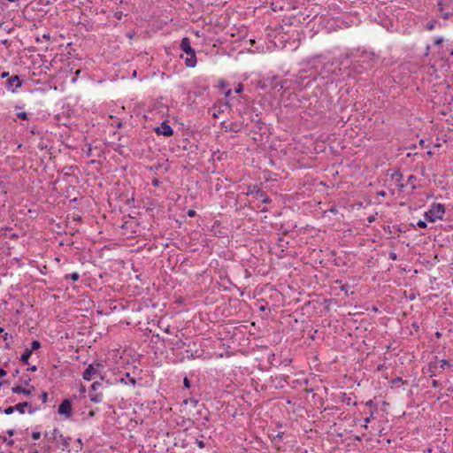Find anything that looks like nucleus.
<instances>
[{"label":"nucleus","instance_id":"obj_17","mask_svg":"<svg viewBox=\"0 0 453 453\" xmlns=\"http://www.w3.org/2000/svg\"><path fill=\"white\" fill-rule=\"evenodd\" d=\"M33 352H31V350L29 349H26V351L21 355L20 357V361L24 364V365H27L28 364V360L31 357Z\"/></svg>","mask_w":453,"mask_h":453},{"label":"nucleus","instance_id":"obj_4","mask_svg":"<svg viewBox=\"0 0 453 453\" xmlns=\"http://www.w3.org/2000/svg\"><path fill=\"white\" fill-rule=\"evenodd\" d=\"M104 366L103 364L99 362H94L88 365L82 374L83 380L87 381H90L92 379L99 377L101 380H104L103 372Z\"/></svg>","mask_w":453,"mask_h":453},{"label":"nucleus","instance_id":"obj_30","mask_svg":"<svg viewBox=\"0 0 453 453\" xmlns=\"http://www.w3.org/2000/svg\"><path fill=\"white\" fill-rule=\"evenodd\" d=\"M40 399L43 403H45L48 401V394L46 392H42L40 395Z\"/></svg>","mask_w":453,"mask_h":453},{"label":"nucleus","instance_id":"obj_14","mask_svg":"<svg viewBox=\"0 0 453 453\" xmlns=\"http://www.w3.org/2000/svg\"><path fill=\"white\" fill-rule=\"evenodd\" d=\"M449 57H453V48H449V46H446L445 49L442 48L441 51L440 52V58L449 61Z\"/></svg>","mask_w":453,"mask_h":453},{"label":"nucleus","instance_id":"obj_49","mask_svg":"<svg viewBox=\"0 0 453 453\" xmlns=\"http://www.w3.org/2000/svg\"><path fill=\"white\" fill-rule=\"evenodd\" d=\"M27 371L35 372V371H37V366L36 365H33V366L27 368Z\"/></svg>","mask_w":453,"mask_h":453},{"label":"nucleus","instance_id":"obj_11","mask_svg":"<svg viewBox=\"0 0 453 453\" xmlns=\"http://www.w3.org/2000/svg\"><path fill=\"white\" fill-rule=\"evenodd\" d=\"M157 134L164 135L165 137H170L173 134V129L168 124L167 120L163 121L159 127L155 129Z\"/></svg>","mask_w":453,"mask_h":453},{"label":"nucleus","instance_id":"obj_27","mask_svg":"<svg viewBox=\"0 0 453 453\" xmlns=\"http://www.w3.org/2000/svg\"><path fill=\"white\" fill-rule=\"evenodd\" d=\"M450 365H451L449 364V362L448 360H445V359L440 360V367L441 369H445L446 367H449Z\"/></svg>","mask_w":453,"mask_h":453},{"label":"nucleus","instance_id":"obj_23","mask_svg":"<svg viewBox=\"0 0 453 453\" xmlns=\"http://www.w3.org/2000/svg\"><path fill=\"white\" fill-rule=\"evenodd\" d=\"M2 338L5 341V348L6 349H10L11 346H10V343L8 342V339H11L12 338V335L8 334V333H4L3 335H2Z\"/></svg>","mask_w":453,"mask_h":453},{"label":"nucleus","instance_id":"obj_59","mask_svg":"<svg viewBox=\"0 0 453 453\" xmlns=\"http://www.w3.org/2000/svg\"><path fill=\"white\" fill-rule=\"evenodd\" d=\"M18 374H19V370H16V371H15V372H14V374H13V376L15 377V376H17Z\"/></svg>","mask_w":453,"mask_h":453},{"label":"nucleus","instance_id":"obj_52","mask_svg":"<svg viewBox=\"0 0 453 453\" xmlns=\"http://www.w3.org/2000/svg\"><path fill=\"white\" fill-rule=\"evenodd\" d=\"M165 333H167V334H170V333H171L170 326H167L165 328Z\"/></svg>","mask_w":453,"mask_h":453},{"label":"nucleus","instance_id":"obj_61","mask_svg":"<svg viewBox=\"0 0 453 453\" xmlns=\"http://www.w3.org/2000/svg\"><path fill=\"white\" fill-rule=\"evenodd\" d=\"M4 329L0 326V334L4 333Z\"/></svg>","mask_w":453,"mask_h":453},{"label":"nucleus","instance_id":"obj_25","mask_svg":"<svg viewBox=\"0 0 453 453\" xmlns=\"http://www.w3.org/2000/svg\"><path fill=\"white\" fill-rule=\"evenodd\" d=\"M438 5H439V10L441 12V17L444 18V19H449L450 14L449 12H443V9L441 7V2L438 4Z\"/></svg>","mask_w":453,"mask_h":453},{"label":"nucleus","instance_id":"obj_48","mask_svg":"<svg viewBox=\"0 0 453 453\" xmlns=\"http://www.w3.org/2000/svg\"><path fill=\"white\" fill-rule=\"evenodd\" d=\"M365 405H366V406H369V407L373 406V405H374L373 401H372V400H369V401H367V402L365 403Z\"/></svg>","mask_w":453,"mask_h":453},{"label":"nucleus","instance_id":"obj_60","mask_svg":"<svg viewBox=\"0 0 453 453\" xmlns=\"http://www.w3.org/2000/svg\"><path fill=\"white\" fill-rule=\"evenodd\" d=\"M380 196H384L386 195V193H385V191H381V192L380 193Z\"/></svg>","mask_w":453,"mask_h":453},{"label":"nucleus","instance_id":"obj_19","mask_svg":"<svg viewBox=\"0 0 453 453\" xmlns=\"http://www.w3.org/2000/svg\"><path fill=\"white\" fill-rule=\"evenodd\" d=\"M121 381L125 382L126 384L129 383L133 387H134L136 384L135 379L131 377L128 372L126 373V378L121 379Z\"/></svg>","mask_w":453,"mask_h":453},{"label":"nucleus","instance_id":"obj_16","mask_svg":"<svg viewBox=\"0 0 453 453\" xmlns=\"http://www.w3.org/2000/svg\"><path fill=\"white\" fill-rule=\"evenodd\" d=\"M341 401L345 403L347 405H357L356 402H352L351 397L349 396L346 393H342L341 395Z\"/></svg>","mask_w":453,"mask_h":453},{"label":"nucleus","instance_id":"obj_43","mask_svg":"<svg viewBox=\"0 0 453 453\" xmlns=\"http://www.w3.org/2000/svg\"><path fill=\"white\" fill-rule=\"evenodd\" d=\"M7 374L4 368H0V378L4 377Z\"/></svg>","mask_w":453,"mask_h":453},{"label":"nucleus","instance_id":"obj_57","mask_svg":"<svg viewBox=\"0 0 453 453\" xmlns=\"http://www.w3.org/2000/svg\"><path fill=\"white\" fill-rule=\"evenodd\" d=\"M2 42H3V44H5V45L9 44L8 40H4Z\"/></svg>","mask_w":453,"mask_h":453},{"label":"nucleus","instance_id":"obj_63","mask_svg":"<svg viewBox=\"0 0 453 453\" xmlns=\"http://www.w3.org/2000/svg\"><path fill=\"white\" fill-rule=\"evenodd\" d=\"M230 93H231V91L228 90L226 95L228 96Z\"/></svg>","mask_w":453,"mask_h":453},{"label":"nucleus","instance_id":"obj_3","mask_svg":"<svg viewBox=\"0 0 453 453\" xmlns=\"http://www.w3.org/2000/svg\"><path fill=\"white\" fill-rule=\"evenodd\" d=\"M180 49L187 54V58H185V65L193 68L196 65V56L195 50L191 47L190 40L188 37H183L181 39Z\"/></svg>","mask_w":453,"mask_h":453},{"label":"nucleus","instance_id":"obj_2","mask_svg":"<svg viewBox=\"0 0 453 453\" xmlns=\"http://www.w3.org/2000/svg\"><path fill=\"white\" fill-rule=\"evenodd\" d=\"M309 71L300 70L294 80V89H303L311 82L315 81L318 78L317 71H311L310 74H306Z\"/></svg>","mask_w":453,"mask_h":453},{"label":"nucleus","instance_id":"obj_51","mask_svg":"<svg viewBox=\"0 0 453 453\" xmlns=\"http://www.w3.org/2000/svg\"><path fill=\"white\" fill-rule=\"evenodd\" d=\"M31 379L28 377L26 380H24V385L28 386Z\"/></svg>","mask_w":453,"mask_h":453},{"label":"nucleus","instance_id":"obj_18","mask_svg":"<svg viewBox=\"0 0 453 453\" xmlns=\"http://www.w3.org/2000/svg\"><path fill=\"white\" fill-rule=\"evenodd\" d=\"M171 344L173 346V349H182L187 345L186 342L181 339L172 341Z\"/></svg>","mask_w":453,"mask_h":453},{"label":"nucleus","instance_id":"obj_35","mask_svg":"<svg viewBox=\"0 0 453 453\" xmlns=\"http://www.w3.org/2000/svg\"><path fill=\"white\" fill-rule=\"evenodd\" d=\"M242 90H243V85L242 83H239L234 89L235 93H237V94L241 93Z\"/></svg>","mask_w":453,"mask_h":453},{"label":"nucleus","instance_id":"obj_37","mask_svg":"<svg viewBox=\"0 0 453 453\" xmlns=\"http://www.w3.org/2000/svg\"><path fill=\"white\" fill-rule=\"evenodd\" d=\"M389 258L391 260H396L397 259V254L394 251L389 252Z\"/></svg>","mask_w":453,"mask_h":453},{"label":"nucleus","instance_id":"obj_42","mask_svg":"<svg viewBox=\"0 0 453 453\" xmlns=\"http://www.w3.org/2000/svg\"><path fill=\"white\" fill-rule=\"evenodd\" d=\"M1 78L4 79V78H9L11 77L10 74H9V72H3L0 75Z\"/></svg>","mask_w":453,"mask_h":453},{"label":"nucleus","instance_id":"obj_45","mask_svg":"<svg viewBox=\"0 0 453 453\" xmlns=\"http://www.w3.org/2000/svg\"><path fill=\"white\" fill-rule=\"evenodd\" d=\"M188 217H194L196 215V211L194 210H189L188 211Z\"/></svg>","mask_w":453,"mask_h":453},{"label":"nucleus","instance_id":"obj_62","mask_svg":"<svg viewBox=\"0 0 453 453\" xmlns=\"http://www.w3.org/2000/svg\"><path fill=\"white\" fill-rule=\"evenodd\" d=\"M441 334L439 332L436 333V336L440 337Z\"/></svg>","mask_w":453,"mask_h":453},{"label":"nucleus","instance_id":"obj_20","mask_svg":"<svg viewBox=\"0 0 453 453\" xmlns=\"http://www.w3.org/2000/svg\"><path fill=\"white\" fill-rule=\"evenodd\" d=\"M65 279H70L75 282L80 279V274L77 272H74L69 274H65Z\"/></svg>","mask_w":453,"mask_h":453},{"label":"nucleus","instance_id":"obj_21","mask_svg":"<svg viewBox=\"0 0 453 453\" xmlns=\"http://www.w3.org/2000/svg\"><path fill=\"white\" fill-rule=\"evenodd\" d=\"M40 348H41V342L37 340H35L31 342L30 349H28L31 350V352H33L35 350H37Z\"/></svg>","mask_w":453,"mask_h":453},{"label":"nucleus","instance_id":"obj_9","mask_svg":"<svg viewBox=\"0 0 453 453\" xmlns=\"http://www.w3.org/2000/svg\"><path fill=\"white\" fill-rule=\"evenodd\" d=\"M58 412L59 415L71 418L73 415L72 401L64 399L58 406Z\"/></svg>","mask_w":453,"mask_h":453},{"label":"nucleus","instance_id":"obj_22","mask_svg":"<svg viewBox=\"0 0 453 453\" xmlns=\"http://www.w3.org/2000/svg\"><path fill=\"white\" fill-rule=\"evenodd\" d=\"M291 82V81H288V80H283L280 82V89H283V88H289L291 87V84H289Z\"/></svg>","mask_w":453,"mask_h":453},{"label":"nucleus","instance_id":"obj_38","mask_svg":"<svg viewBox=\"0 0 453 453\" xmlns=\"http://www.w3.org/2000/svg\"><path fill=\"white\" fill-rule=\"evenodd\" d=\"M373 414H374V411H372V412H371V414H370V416H369V417H367V418L365 419V424L369 423L372 419H373V418H374Z\"/></svg>","mask_w":453,"mask_h":453},{"label":"nucleus","instance_id":"obj_7","mask_svg":"<svg viewBox=\"0 0 453 453\" xmlns=\"http://www.w3.org/2000/svg\"><path fill=\"white\" fill-rule=\"evenodd\" d=\"M50 440L52 441H60L62 445V449L65 450V449L69 448L71 437H65L58 428H54L51 432Z\"/></svg>","mask_w":453,"mask_h":453},{"label":"nucleus","instance_id":"obj_31","mask_svg":"<svg viewBox=\"0 0 453 453\" xmlns=\"http://www.w3.org/2000/svg\"><path fill=\"white\" fill-rule=\"evenodd\" d=\"M186 353L188 354V358L189 359H195L196 357L194 355L192 349H186Z\"/></svg>","mask_w":453,"mask_h":453},{"label":"nucleus","instance_id":"obj_12","mask_svg":"<svg viewBox=\"0 0 453 453\" xmlns=\"http://www.w3.org/2000/svg\"><path fill=\"white\" fill-rule=\"evenodd\" d=\"M27 407L29 408L28 409V413L29 414H33V413H35V411H37L39 410L38 408H32L31 407V403L29 402H21V403H19L16 405H14V409L19 414H24L25 413V408H27Z\"/></svg>","mask_w":453,"mask_h":453},{"label":"nucleus","instance_id":"obj_1","mask_svg":"<svg viewBox=\"0 0 453 453\" xmlns=\"http://www.w3.org/2000/svg\"><path fill=\"white\" fill-rule=\"evenodd\" d=\"M349 53L341 54L332 61H328L324 64L319 72H317L318 76L322 79H327L334 81L335 78H339L345 75V67L342 68L345 61L349 58Z\"/></svg>","mask_w":453,"mask_h":453},{"label":"nucleus","instance_id":"obj_34","mask_svg":"<svg viewBox=\"0 0 453 453\" xmlns=\"http://www.w3.org/2000/svg\"><path fill=\"white\" fill-rule=\"evenodd\" d=\"M31 436L34 440H39L41 437V433L40 432H33Z\"/></svg>","mask_w":453,"mask_h":453},{"label":"nucleus","instance_id":"obj_15","mask_svg":"<svg viewBox=\"0 0 453 453\" xmlns=\"http://www.w3.org/2000/svg\"><path fill=\"white\" fill-rule=\"evenodd\" d=\"M89 398L90 401L96 403H101L103 401V394L97 393L96 391H89Z\"/></svg>","mask_w":453,"mask_h":453},{"label":"nucleus","instance_id":"obj_46","mask_svg":"<svg viewBox=\"0 0 453 453\" xmlns=\"http://www.w3.org/2000/svg\"><path fill=\"white\" fill-rule=\"evenodd\" d=\"M367 220L369 223L373 222L375 220V216L374 215L369 216Z\"/></svg>","mask_w":453,"mask_h":453},{"label":"nucleus","instance_id":"obj_58","mask_svg":"<svg viewBox=\"0 0 453 453\" xmlns=\"http://www.w3.org/2000/svg\"><path fill=\"white\" fill-rule=\"evenodd\" d=\"M401 380H402V378H400V377H399V378L395 379L394 381H395V382H399V381H401Z\"/></svg>","mask_w":453,"mask_h":453},{"label":"nucleus","instance_id":"obj_47","mask_svg":"<svg viewBox=\"0 0 453 453\" xmlns=\"http://www.w3.org/2000/svg\"><path fill=\"white\" fill-rule=\"evenodd\" d=\"M6 433H7L10 436H12V435H14L15 431H14L13 429H8V430L6 431Z\"/></svg>","mask_w":453,"mask_h":453},{"label":"nucleus","instance_id":"obj_50","mask_svg":"<svg viewBox=\"0 0 453 453\" xmlns=\"http://www.w3.org/2000/svg\"><path fill=\"white\" fill-rule=\"evenodd\" d=\"M341 290L347 292L348 291V286L347 285L341 286Z\"/></svg>","mask_w":453,"mask_h":453},{"label":"nucleus","instance_id":"obj_24","mask_svg":"<svg viewBox=\"0 0 453 453\" xmlns=\"http://www.w3.org/2000/svg\"><path fill=\"white\" fill-rule=\"evenodd\" d=\"M435 27H436V21L435 20H430L426 25V29L429 30V31L434 30L435 28Z\"/></svg>","mask_w":453,"mask_h":453},{"label":"nucleus","instance_id":"obj_5","mask_svg":"<svg viewBox=\"0 0 453 453\" xmlns=\"http://www.w3.org/2000/svg\"><path fill=\"white\" fill-rule=\"evenodd\" d=\"M444 213V205L441 203H434L430 209L425 212L424 216L426 220L430 222H435L437 219H441Z\"/></svg>","mask_w":453,"mask_h":453},{"label":"nucleus","instance_id":"obj_36","mask_svg":"<svg viewBox=\"0 0 453 453\" xmlns=\"http://www.w3.org/2000/svg\"><path fill=\"white\" fill-rule=\"evenodd\" d=\"M374 56H375V55H374L373 53H370V54H363V55L361 56V58H363L364 59L368 58H369L370 59H372V58H374ZM363 62H365V60H363Z\"/></svg>","mask_w":453,"mask_h":453},{"label":"nucleus","instance_id":"obj_26","mask_svg":"<svg viewBox=\"0 0 453 453\" xmlns=\"http://www.w3.org/2000/svg\"><path fill=\"white\" fill-rule=\"evenodd\" d=\"M102 386V383L99 381H95L90 388V391H97V389Z\"/></svg>","mask_w":453,"mask_h":453},{"label":"nucleus","instance_id":"obj_41","mask_svg":"<svg viewBox=\"0 0 453 453\" xmlns=\"http://www.w3.org/2000/svg\"><path fill=\"white\" fill-rule=\"evenodd\" d=\"M442 42H443V38H442V37H437V38L434 40V44H435V45H440Z\"/></svg>","mask_w":453,"mask_h":453},{"label":"nucleus","instance_id":"obj_64","mask_svg":"<svg viewBox=\"0 0 453 453\" xmlns=\"http://www.w3.org/2000/svg\"><path fill=\"white\" fill-rule=\"evenodd\" d=\"M81 73V71H80V70H78V71L76 72V75H79V73Z\"/></svg>","mask_w":453,"mask_h":453},{"label":"nucleus","instance_id":"obj_32","mask_svg":"<svg viewBox=\"0 0 453 453\" xmlns=\"http://www.w3.org/2000/svg\"><path fill=\"white\" fill-rule=\"evenodd\" d=\"M417 226L420 228H426L427 226V224L424 220H418Z\"/></svg>","mask_w":453,"mask_h":453},{"label":"nucleus","instance_id":"obj_54","mask_svg":"<svg viewBox=\"0 0 453 453\" xmlns=\"http://www.w3.org/2000/svg\"><path fill=\"white\" fill-rule=\"evenodd\" d=\"M152 184H153V186L157 187L158 184H159V181L158 180H153Z\"/></svg>","mask_w":453,"mask_h":453},{"label":"nucleus","instance_id":"obj_44","mask_svg":"<svg viewBox=\"0 0 453 453\" xmlns=\"http://www.w3.org/2000/svg\"><path fill=\"white\" fill-rule=\"evenodd\" d=\"M3 441H6L8 445H12L14 443L13 440L7 441V439L5 437L3 438Z\"/></svg>","mask_w":453,"mask_h":453},{"label":"nucleus","instance_id":"obj_10","mask_svg":"<svg viewBox=\"0 0 453 453\" xmlns=\"http://www.w3.org/2000/svg\"><path fill=\"white\" fill-rule=\"evenodd\" d=\"M367 67H364L359 61L351 62L349 66L345 67V75L350 76L352 73H362Z\"/></svg>","mask_w":453,"mask_h":453},{"label":"nucleus","instance_id":"obj_8","mask_svg":"<svg viewBox=\"0 0 453 453\" xmlns=\"http://www.w3.org/2000/svg\"><path fill=\"white\" fill-rule=\"evenodd\" d=\"M21 86L22 80L19 78V75H13L9 77L5 82L6 89L12 91V93H15L17 88H21Z\"/></svg>","mask_w":453,"mask_h":453},{"label":"nucleus","instance_id":"obj_55","mask_svg":"<svg viewBox=\"0 0 453 453\" xmlns=\"http://www.w3.org/2000/svg\"><path fill=\"white\" fill-rule=\"evenodd\" d=\"M7 384H8V381H7V380L0 381V386L7 385Z\"/></svg>","mask_w":453,"mask_h":453},{"label":"nucleus","instance_id":"obj_39","mask_svg":"<svg viewBox=\"0 0 453 453\" xmlns=\"http://www.w3.org/2000/svg\"><path fill=\"white\" fill-rule=\"evenodd\" d=\"M76 443H78V448H79L77 449V451H79V450L81 451L82 449V445H83L81 439L78 438L76 440Z\"/></svg>","mask_w":453,"mask_h":453},{"label":"nucleus","instance_id":"obj_29","mask_svg":"<svg viewBox=\"0 0 453 453\" xmlns=\"http://www.w3.org/2000/svg\"><path fill=\"white\" fill-rule=\"evenodd\" d=\"M17 118H19L20 119H28L27 113L25 111L18 112Z\"/></svg>","mask_w":453,"mask_h":453},{"label":"nucleus","instance_id":"obj_40","mask_svg":"<svg viewBox=\"0 0 453 453\" xmlns=\"http://www.w3.org/2000/svg\"><path fill=\"white\" fill-rule=\"evenodd\" d=\"M196 443L197 444V446H198L200 449H203V448H204V446H205V445H204V442H203V441H201V440H198V439H196Z\"/></svg>","mask_w":453,"mask_h":453},{"label":"nucleus","instance_id":"obj_13","mask_svg":"<svg viewBox=\"0 0 453 453\" xmlns=\"http://www.w3.org/2000/svg\"><path fill=\"white\" fill-rule=\"evenodd\" d=\"M35 390V387L31 386L30 389H27L26 388H23L20 385H17L12 388V392L13 394H22L26 396H30L32 395V392Z\"/></svg>","mask_w":453,"mask_h":453},{"label":"nucleus","instance_id":"obj_6","mask_svg":"<svg viewBox=\"0 0 453 453\" xmlns=\"http://www.w3.org/2000/svg\"><path fill=\"white\" fill-rule=\"evenodd\" d=\"M245 195L253 196L255 199L261 200L263 203H269L271 202V199L266 193L259 188L257 185L249 186Z\"/></svg>","mask_w":453,"mask_h":453},{"label":"nucleus","instance_id":"obj_33","mask_svg":"<svg viewBox=\"0 0 453 453\" xmlns=\"http://www.w3.org/2000/svg\"><path fill=\"white\" fill-rule=\"evenodd\" d=\"M183 385H184V388H189L191 387V383L187 377H185L183 380Z\"/></svg>","mask_w":453,"mask_h":453},{"label":"nucleus","instance_id":"obj_56","mask_svg":"<svg viewBox=\"0 0 453 453\" xmlns=\"http://www.w3.org/2000/svg\"><path fill=\"white\" fill-rule=\"evenodd\" d=\"M336 211H337V210H336L334 207H332V208L330 209V211H331V212H334H334H336Z\"/></svg>","mask_w":453,"mask_h":453},{"label":"nucleus","instance_id":"obj_53","mask_svg":"<svg viewBox=\"0 0 453 453\" xmlns=\"http://www.w3.org/2000/svg\"><path fill=\"white\" fill-rule=\"evenodd\" d=\"M42 38L49 40L50 39V34L42 35Z\"/></svg>","mask_w":453,"mask_h":453},{"label":"nucleus","instance_id":"obj_28","mask_svg":"<svg viewBox=\"0 0 453 453\" xmlns=\"http://www.w3.org/2000/svg\"><path fill=\"white\" fill-rule=\"evenodd\" d=\"M16 410L14 409V406H9L4 410V413L5 415H11Z\"/></svg>","mask_w":453,"mask_h":453}]
</instances>
